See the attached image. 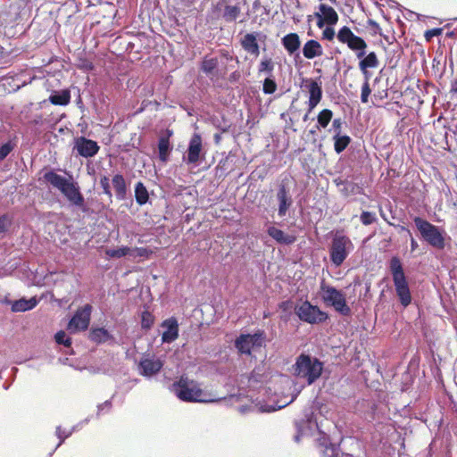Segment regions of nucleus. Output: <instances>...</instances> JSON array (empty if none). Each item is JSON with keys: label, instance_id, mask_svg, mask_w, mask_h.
Listing matches in <instances>:
<instances>
[{"label": "nucleus", "instance_id": "61", "mask_svg": "<svg viewBox=\"0 0 457 457\" xmlns=\"http://www.w3.org/2000/svg\"><path fill=\"white\" fill-rule=\"evenodd\" d=\"M409 237H410V243H411V252L414 253L418 249L419 244H418L417 240L413 237L412 234L411 236H409Z\"/></svg>", "mask_w": 457, "mask_h": 457}, {"label": "nucleus", "instance_id": "27", "mask_svg": "<svg viewBox=\"0 0 457 457\" xmlns=\"http://www.w3.org/2000/svg\"><path fill=\"white\" fill-rule=\"evenodd\" d=\"M55 343L59 345H62L64 349V353L72 355L74 354V351L71 347L72 340L71 337L67 335L64 330H60L54 335Z\"/></svg>", "mask_w": 457, "mask_h": 457}, {"label": "nucleus", "instance_id": "10", "mask_svg": "<svg viewBox=\"0 0 457 457\" xmlns=\"http://www.w3.org/2000/svg\"><path fill=\"white\" fill-rule=\"evenodd\" d=\"M295 313L301 321L311 325L324 323L329 319V315L326 312L320 310L319 306L313 305L308 300L300 305H295Z\"/></svg>", "mask_w": 457, "mask_h": 457}, {"label": "nucleus", "instance_id": "30", "mask_svg": "<svg viewBox=\"0 0 457 457\" xmlns=\"http://www.w3.org/2000/svg\"><path fill=\"white\" fill-rule=\"evenodd\" d=\"M333 140L334 150L338 154L344 152L351 143V137L349 136L341 135L340 133H336L333 137Z\"/></svg>", "mask_w": 457, "mask_h": 457}, {"label": "nucleus", "instance_id": "54", "mask_svg": "<svg viewBox=\"0 0 457 457\" xmlns=\"http://www.w3.org/2000/svg\"><path fill=\"white\" fill-rule=\"evenodd\" d=\"M241 79V73L238 71H234L232 73H230L228 77V81L230 83H237Z\"/></svg>", "mask_w": 457, "mask_h": 457}, {"label": "nucleus", "instance_id": "4", "mask_svg": "<svg viewBox=\"0 0 457 457\" xmlns=\"http://www.w3.org/2000/svg\"><path fill=\"white\" fill-rule=\"evenodd\" d=\"M324 362L310 353H302L295 358L293 374L306 381L308 386L314 384L322 375Z\"/></svg>", "mask_w": 457, "mask_h": 457}, {"label": "nucleus", "instance_id": "7", "mask_svg": "<svg viewBox=\"0 0 457 457\" xmlns=\"http://www.w3.org/2000/svg\"><path fill=\"white\" fill-rule=\"evenodd\" d=\"M353 250L352 240L343 233L337 231L332 236L329 245V259L335 267H340Z\"/></svg>", "mask_w": 457, "mask_h": 457}, {"label": "nucleus", "instance_id": "47", "mask_svg": "<svg viewBox=\"0 0 457 457\" xmlns=\"http://www.w3.org/2000/svg\"><path fill=\"white\" fill-rule=\"evenodd\" d=\"M356 187H357V185L355 183L346 180V182H345V185L341 188V193L345 196H349L355 193Z\"/></svg>", "mask_w": 457, "mask_h": 457}, {"label": "nucleus", "instance_id": "51", "mask_svg": "<svg viewBox=\"0 0 457 457\" xmlns=\"http://www.w3.org/2000/svg\"><path fill=\"white\" fill-rule=\"evenodd\" d=\"M12 151V146L9 143L4 144L0 146V161L4 160Z\"/></svg>", "mask_w": 457, "mask_h": 457}, {"label": "nucleus", "instance_id": "37", "mask_svg": "<svg viewBox=\"0 0 457 457\" xmlns=\"http://www.w3.org/2000/svg\"><path fill=\"white\" fill-rule=\"evenodd\" d=\"M131 252L129 246H119L116 248H110L105 251V253L110 258H121L128 255Z\"/></svg>", "mask_w": 457, "mask_h": 457}, {"label": "nucleus", "instance_id": "26", "mask_svg": "<svg viewBox=\"0 0 457 457\" xmlns=\"http://www.w3.org/2000/svg\"><path fill=\"white\" fill-rule=\"evenodd\" d=\"M319 10L320 15L323 16V19L326 20L328 25L333 26L337 23L338 15L333 7L326 4H320L319 5Z\"/></svg>", "mask_w": 457, "mask_h": 457}, {"label": "nucleus", "instance_id": "39", "mask_svg": "<svg viewBox=\"0 0 457 457\" xmlns=\"http://www.w3.org/2000/svg\"><path fill=\"white\" fill-rule=\"evenodd\" d=\"M99 184L101 188L103 189V194L105 195L108 197L109 201L112 203L113 195L112 192L109 177L106 175L101 176Z\"/></svg>", "mask_w": 457, "mask_h": 457}, {"label": "nucleus", "instance_id": "42", "mask_svg": "<svg viewBox=\"0 0 457 457\" xmlns=\"http://www.w3.org/2000/svg\"><path fill=\"white\" fill-rule=\"evenodd\" d=\"M154 316L147 311H145L141 313V328L143 329H150L154 325Z\"/></svg>", "mask_w": 457, "mask_h": 457}, {"label": "nucleus", "instance_id": "32", "mask_svg": "<svg viewBox=\"0 0 457 457\" xmlns=\"http://www.w3.org/2000/svg\"><path fill=\"white\" fill-rule=\"evenodd\" d=\"M27 333L23 328L21 332H17L12 338V347L17 351L21 348V350H27Z\"/></svg>", "mask_w": 457, "mask_h": 457}, {"label": "nucleus", "instance_id": "40", "mask_svg": "<svg viewBox=\"0 0 457 457\" xmlns=\"http://www.w3.org/2000/svg\"><path fill=\"white\" fill-rule=\"evenodd\" d=\"M277 90V83L273 76H268L262 85V91L266 95H271Z\"/></svg>", "mask_w": 457, "mask_h": 457}, {"label": "nucleus", "instance_id": "16", "mask_svg": "<svg viewBox=\"0 0 457 457\" xmlns=\"http://www.w3.org/2000/svg\"><path fill=\"white\" fill-rule=\"evenodd\" d=\"M276 199L278 204V214L283 218L294 204L292 194L288 185L283 180L279 185L276 193Z\"/></svg>", "mask_w": 457, "mask_h": 457}, {"label": "nucleus", "instance_id": "56", "mask_svg": "<svg viewBox=\"0 0 457 457\" xmlns=\"http://www.w3.org/2000/svg\"><path fill=\"white\" fill-rule=\"evenodd\" d=\"M363 75V83L370 82L372 73L367 68H359Z\"/></svg>", "mask_w": 457, "mask_h": 457}, {"label": "nucleus", "instance_id": "34", "mask_svg": "<svg viewBox=\"0 0 457 457\" xmlns=\"http://www.w3.org/2000/svg\"><path fill=\"white\" fill-rule=\"evenodd\" d=\"M333 117V112L330 109H323L317 116V129H326Z\"/></svg>", "mask_w": 457, "mask_h": 457}, {"label": "nucleus", "instance_id": "44", "mask_svg": "<svg viewBox=\"0 0 457 457\" xmlns=\"http://www.w3.org/2000/svg\"><path fill=\"white\" fill-rule=\"evenodd\" d=\"M29 310V300L24 298L14 301L12 304V311L14 312H25Z\"/></svg>", "mask_w": 457, "mask_h": 457}, {"label": "nucleus", "instance_id": "24", "mask_svg": "<svg viewBox=\"0 0 457 457\" xmlns=\"http://www.w3.org/2000/svg\"><path fill=\"white\" fill-rule=\"evenodd\" d=\"M88 338L97 344H104L113 338L112 335L104 328L92 327L89 330Z\"/></svg>", "mask_w": 457, "mask_h": 457}, {"label": "nucleus", "instance_id": "9", "mask_svg": "<svg viewBox=\"0 0 457 457\" xmlns=\"http://www.w3.org/2000/svg\"><path fill=\"white\" fill-rule=\"evenodd\" d=\"M266 333L257 329L253 334H240L234 341V346L241 355L250 356L253 349L261 348L265 345Z\"/></svg>", "mask_w": 457, "mask_h": 457}, {"label": "nucleus", "instance_id": "48", "mask_svg": "<svg viewBox=\"0 0 457 457\" xmlns=\"http://www.w3.org/2000/svg\"><path fill=\"white\" fill-rule=\"evenodd\" d=\"M371 94V88L370 86V82L362 83L361 91V101L362 104H367L369 102V96Z\"/></svg>", "mask_w": 457, "mask_h": 457}, {"label": "nucleus", "instance_id": "23", "mask_svg": "<svg viewBox=\"0 0 457 457\" xmlns=\"http://www.w3.org/2000/svg\"><path fill=\"white\" fill-rule=\"evenodd\" d=\"M305 87L309 92V99L315 100L320 102L322 99V87L320 79H304Z\"/></svg>", "mask_w": 457, "mask_h": 457}, {"label": "nucleus", "instance_id": "31", "mask_svg": "<svg viewBox=\"0 0 457 457\" xmlns=\"http://www.w3.org/2000/svg\"><path fill=\"white\" fill-rule=\"evenodd\" d=\"M219 65V61L217 58H208L205 56L201 63V71L206 74L207 76L214 75L215 71L217 70Z\"/></svg>", "mask_w": 457, "mask_h": 457}, {"label": "nucleus", "instance_id": "12", "mask_svg": "<svg viewBox=\"0 0 457 457\" xmlns=\"http://www.w3.org/2000/svg\"><path fill=\"white\" fill-rule=\"evenodd\" d=\"M92 310L93 307L89 303H86L82 307L77 309L69 320L66 329L71 334H76L78 332L87 330L90 324Z\"/></svg>", "mask_w": 457, "mask_h": 457}, {"label": "nucleus", "instance_id": "43", "mask_svg": "<svg viewBox=\"0 0 457 457\" xmlns=\"http://www.w3.org/2000/svg\"><path fill=\"white\" fill-rule=\"evenodd\" d=\"M360 220L365 226L371 225L377 221L376 214L372 212L363 211L361 213Z\"/></svg>", "mask_w": 457, "mask_h": 457}, {"label": "nucleus", "instance_id": "35", "mask_svg": "<svg viewBox=\"0 0 457 457\" xmlns=\"http://www.w3.org/2000/svg\"><path fill=\"white\" fill-rule=\"evenodd\" d=\"M240 8L237 5H226L222 13V18L226 22L235 21L240 14Z\"/></svg>", "mask_w": 457, "mask_h": 457}, {"label": "nucleus", "instance_id": "14", "mask_svg": "<svg viewBox=\"0 0 457 457\" xmlns=\"http://www.w3.org/2000/svg\"><path fill=\"white\" fill-rule=\"evenodd\" d=\"M204 158L202 137L194 133L189 140L186 154L183 155V162L187 164H197Z\"/></svg>", "mask_w": 457, "mask_h": 457}, {"label": "nucleus", "instance_id": "2", "mask_svg": "<svg viewBox=\"0 0 457 457\" xmlns=\"http://www.w3.org/2000/svg\"><path fill=\"white\" fill-rule=\"evenodd\" d=\"M44 177L48 183L57 188L65 196L71 206L79 208L83 212L88 211L79 183L75 181L71 176L68 179L50 170L47 171Z\"/></svg>", "mask_w": 457, "mask_h": 457}, {"label": "nucleus", "instance_id": "21", "mask_svg": "<svg viewBox=\"0 0 457 457\" xmlns=\"http://www.w3.org/2000/svg\"><path fill=\"white\" fill-rule=\"evenodd\" d=\"M267 234L277 243L281 245H292L295 241V237L286 234L283 230L270 226L267 228Z\"/></svg>", "mask_w": 457, "mask_h": 457}, {"label": "nucleus", "instance_id": "8", "mask_svg": "<svg viewBox=\"0 0 457 457\" xmlns=\"http://www.w3.org/2000/svg\"><path fill=\"white\" fill-rule=\"evenodd\" d=\"M321 299L328 306H332L337 312L343 316L352 314L351 308L348 306L345 295L335 287L325 284L320 285Z\"/></svg>", "mask_w": 457, "mask_h": 457}, {"label": "nucleus", "instance_id": "28", "mask_svg": "<svg viewBox=\"0 0 457 457\" xmlns=\"http://www.w3.org/2000/svg\"><path fill=\"white\" fill-rule=\"evenodd\" d=\"M157 148L159 160L162 162H167L173 149V145L170 141L166 139H158Z\"/></svg>", "mask_w": 457, "mask_h": 457}, {"label": "nucleus", "instance_id": "57", "mask_svg": "<svg viewBox=\"0 0 457 457\" xmlns=\"http://www.w3.org/2000/svg\"><path fill=\"white\" fill-rule=\"evenodd\" d=\"M173 136V130L170 129H166L162 134L160 136L159 139H166L170 141V137Z\"/></svg>", "mask_w": 457, "mask_h": 457}, {"label": "nucleus", "instance_id": "17", "mask_svg": "<svg viewBox=\"0 0 457 457\" xmlns=\"http://www.w3.org/2000/svg\"><path fill=\"white\" fill-rule=\"evenodd\" d=\"M161 327L164 328L162 334V342L165 344H170L179 337V322L175 317H170L164 320Z\"/></svg>", "mask_w": 457, "mask_h": 457}, {"label": "nucleus", "instance_id": "3", "mask_svg": "<svg viewBox=\"0 0 457 457\" xmlns=\"http://www.w3.org/2000/svg\"><path fill=\"white\" fill-rule=\"evenodd\" d=\"M412 221L420 240L436 250L441 251L445 248L446 242L450 237L444 228L436 226L420 216H414Z\"/></svg>", "mask_w": 457, "mask_h": 457}, {"label": "nucleus", "instance_id": "1", "mask_svg": "<svg viewBox=\"0 0 457 457\" xmlns=\"http://www.w3.org/2000/svg\"><path fill=\"white\" fill-rule=\"evenodd\" d=\"M295 428L297 430L294 440L299 443L301 437L306 430L312 431L314 428L319 430V437L317 438V445L322 457H338L339 456V444L333 442L328 435L320 430L319 424L315 419V414L312 409H306L303 411V418L295 421Z\"/></svg>", "mask_w": 457, "mask_h": 457}, {"label": "nucleus", "instance_id": "19", "mask_svg": "<svg viewBox=\"0 0 457 457\" xmlns=\"http://www.w3.org/2000/svg\"><path fill=\"white\" fill-rule=\"evenodd\" d=\"M112 185L114 189L115 197L119 201L127 199L129 186L125 180L124 176L118 172L112 178Z\"/></svg>", "mask_w": 457, "mask_h": 457}, {"label": "nucleus", "instance_id": "22", "mask_svg": "<svg viewBox=\"0 0 457 457\" xmlns=\"http://www.w3.org/2000/svg\"><path fill=\"white\" fill-rule=\"evenodd\" d=\"M303 54L306 59H314L323 54L320 43L315 39L308 40L303 46Z\"/></svg>", "mask_w": 457, "mask_h": 457}, {"label": "nucleus", "instance_id": "5", "mask_svg": "<svg viewBox=\"0 0 457 457\" xmlns=\"http://www.w3.org/2000/svg\"><path fill=\"white\" fill-rule=\"evenodd\" d=\"M388 268L392 276L396 296L404 308L408 307L412 301V295L403 265L398 256H393L389 260Z\"/></svg>", "mask_w": 457, "mask_h": 457}, {"label": "nucleus", "instance_id": "33", "mask_svg": "<svg viewBox=\"0 0 457 457\" xmlns=\"http://www.w3.org/2000/svg\"><path fill=\"white\" fill-rule=\"evenodd\" d=\"M379 65V61L375 52H370L361 61H359V68L376 69Z\"/></svg>", "mask_w": 457, "mask_h": 457}, {"label": "nucleus", "instance_id": "18", "mask_svg": "<svg viewBox=\"0 0 457 457\" xmlns=\"http://www.w3.org/2000/svg\"><path fill=\"white\" fill-rule=\"evenodd\" d=\"M261 35L260 32L246 33L240 40V45L243 49L250 54L258 56L260 54L258 38Z\"/></svg>", "mask_w": 457, "mask_h": 457}, {"label": "nucleus", "instance_id": "59", "mask_svg": "<svg viewBox=\"0 0 457 457\" xmlns=\"http://www.w3.org/2000/svg\"><path fill=\"white\" fill-rule=\"evenodd\" d=\"M315 17L318 19L317 26L320 29H322L325 26V24L327 23L326 20L323 19L322 15H320V12H315Z\"/></svg>", "mask_w": 457, "mask_h": 457}, {"label": "nucleus", "instance_id": "63", "mask_svg": "<svg viewBox=\"0 0 457 457\" xmlns=\"http://www.w3.org/2000/svg\"><path fill=\"white\" fill-rule=\"evenodd\" d=\"M319 103L320 102H318V101L309 99L308 103H307L308 104V110H307L308 113H311L313 111V109L319 104Z\"/></svg>", "mask_w": 457, "mask_h": 457}, {"label": "nucleus", "instance_id": "41", "mask_svg": "<svg viewBox=\"0 0 457 457\" xmlns=\"http://www.w3.org/2000/svg\"><path fill=\"white\" fill-rule=\"evenodd\" d=\"M273 69H274V64H273L271 59L266 58L261 62V63L259 65L258 71H259V73H262V72L267 73L268 76H273L272 75Z\"/></svg>", "mask_w": 457, "mask_h": 457}, {"label": "nucleus", "instance_id": "20", "mask_svg": "<svg viewBox=\"0 0 457 457\" xmlns=\"http://www.w3.org/2000/svg\"><path fill=\"white\" fill-rule=\"evenodd\" d=\"M281 45L284 46L288 54L293 55L296 54L297 55H299L301 40L297 33L291 32L285 35L281 38Z\"/></svg>", "mask_w": 457, "mask_h": 457}, {"label": "nucleus", "instance_id": "60", "mask_svg": "<svg viewBox=\"0 0 457 457\" xmlns=\"http://www.w3.org/2000/svg\"><path fill=\"white\" fill-rule=\"evenodd\" d=\"M81 68L85 71H93L95 69V65L92 62L85 60L82 62Z\"/></svg>", "mask_w": 457, "mask_h": 457}, {"label": "nucleus", "instance_id": "58", "mask_svg": "<svg viewBox=\"0 0 457 457\" xmlns=\"http://www.w3.org/2000/svg\"><path fill=\"white\" fill-rule=\"evenodd\" d=\"M90 419L89 418H87L85 419L83 421L74 425L70 430L69 432H71V434L75 431H78L79 429H80V428L84 425V424H87L89 422Z\"/></svg>", "mask_w": 457, "mask_h": 457}, {"label": "nucleus", "instance_id": "50", "mask_svg": "<svg viewBox=\"0 0 457 457\" xmlns=\"http://www.w3.org/2000/svg\"><path fill=\"white\" fill-rule=\"evenodd\" d=\"M336 32L332 26H327L322 31V38L328 41H332L335 38Z\"/></svg>", "mask_w": 457, "mask_h": 457}, {"label": "nucleus", "instance_id": "11", "mask_svg": "<svg viewBox=\"0 0 457 457\" xmlns=\"http://www.w3.org/2000/svg\"><path fill=\"white\" fill-rule=\"evenodd\" d=\"M337 38L354 52L360 61L367 55V43L362 37L355 35L349 27H342L337 34Z\"/></svg>", "mask_w": 457, "mask_h": 457}, {"label": "nucleus", "instance_id": "64", "mask_svg": "<svg viewBox=\"0 0 457 457\" xmlns=\"http://www.w3.org/2000/svg\"><path fill=\"white\" fill-rule=\"evenodd\" d=\"M289 305H290V302H289V301H284V302H282V303L279 304V308H280L282 311L286 312V311H287V310H288Z\"/></svg>", "mask_w": 457, "mask_h": 457}, {"label": "nucleus", "instance_id": "38", "mask_svg": "<svg viewBox=\"0 0 457 457\" xmlns=\"http://www.w3.org/2000/svg\"><path fill=\"white\" fill-rule=\"evenodd\" d=\"M212 124L221 133L228 132L231 127V123L223 115L220 118H213Z\"/></svg>", "mask_w": 457, "mask_h": 457}, {"label": "nucleus", "instance_id": "49", "mask_svg": "<svg viewBox=\"0 0 457 457\" xmlns=\"http://www.w3.org/2000/svg\"><path fill=\"white\" fill-rule=\"evenodd\" d=\"M443 33L442 28H434L425 32L424 37L427 41H430L433 37H438Z\"/></svg>", "mask_w": 457, "mask_h": 457}, {"label": "nucleus", "instance_id": "29", "mask_svg": "<svg viewBox=\"0 0 457 457\" xmlns=\"http://www.w3.org/2000/svg\"><path fill=\"white\" fill-rule=\"evenodd\" d=\"M134 191L136 203L138 205H145L149 201V192L143 182H137L135 184Z\"/></svg>", "mask_w": 457, "mask_h": 457}, {"label": "nucleus", "instance_id": "53", "mask_svg": "<svg viewBox=\"0 0 457 457\" xmlns=\"http://www.w3.org/2000/svg\"><path fill=\"white\" fill-rule=\"evenodd\" d=\"M220 55H221L224 59H226L227 61H235L237 64H238V63H239V60H238V58H237V57H234L233 55H231V54H229V52H228V51H227V50H224V49H223V50H221V51H220Z\"/></svg>", "mask_w": 457, "mask_h": 457}, {"label": "nucleus", "instance_id": "46", "mask_svg": "<svg viewBox=\"0 0 457 457\" xmlns=\"http://www.w3.org/2000/svg\"><path fill=\"white\" fill-rule=\"evenodd\" d=\"M11 225L12 219L7 214L0 216V234L6 233Z\"/></svg>", "mask_w": 457, "mask_h": 457}, {"label": "nucleus", "instance_id": "55", "mask_svg": "<svg viewBox=\"0 0 457 457\" xmlns=\"http://www.w3.org/2000/svg\"><path fill=\"white\" fill-rule=\"evenodd\" d=\"M332 129H334L335 134L336 133H340L341 134V129H342V120H341V119L337 118V119L333 120V121H332Z\"/></svg>", "mask_w": 457, "mask_h": 457}, {"label": "nucleus", "instance_id": "45", "mask_svg": "<svg viewBox=\"0 0 457 457\" xmlns=\"http://www.w3.org/2000/svg\"><path fill=\"white\" fill-rule=\"evenodd\" d=\"M55 436L58 437L59 443L57 444L54 451L63 444L65 439L71 436V432L66 431L65 429H62L61 426H58L56 427Z\"/></svg>", "mask_w": 457, "mask_h": 457}, {"label": "nucleus", "instance_id": "25", "mask_svg": "<svg viewBox=\"0 0 457 457\" xmlns=\"http://www.w3.org/2000/svg\"><path fill=\"white\" fill-rule=\"evenodd\" d=\"M49 101L54 105L65 106L71 101V91L67 88L53 91L49 96Z\"/></svg>", "mask_w": 457, "mask_h": 457}, {"label": "nucleus", "instance_id": "15", "mask_svg": "<svg viewBox=\"0 0 457 457\" xmlns=\"http://www.w3.org/2000/svg\"><path fill=\"white\" fill-rule=\"evenodd\" d=\"M72 150L78 156L88 159L98 154L100 146L96 141L80 136L74 138Z\"/></svg>", "mask_w": 457, "mask_h": 457}, {"label": "nucleus", "instance_id": "6", "mask_svg": "<svg viewBox=\"0 0 457 457\" xmlns=\"http://www.w3.org/2000/svg\"><path fill=\"white\" fill-rule=\"evenodd\" d=\"M171 388L176 396L184 402L209 403L215 401L202 398L204 394L203 390L199 388L193 380H189L183 376L172 384Z\"/></svg>", "mask_w": 457, "mask_h": 457}, {"label": "nucleus", "instance_id": "62", "mask_svg": "<svg viewBox=\"0 0 457 457\" xmlns=\"http://www.w3.org/2000/svg\"><path fill=\"white\" fill-rule=\"evenodd\" d=\"M393 226H394L395 228H397V230H398V232H399V233H403V232H404V233H406V234H407V236H408V237L411 235V230H410L407 227H405V226H403V225H395V224H394Z\"/></svg>", "mask_w": 457, "mask_h": 457}, {"label": "nucleus", "instance_id": "36", "mask_svg": "<svg viewBox=\"0 0 457 457\" xmlns=\"http://www.w3.org/2000/svg\"><path fill=\"white\" fill-rule=\"evenodd\" d=\"M298 393L293 395L288 401H278L276 404H267L262 407V411L265 412H272L278 410H280L288 404L292 403L297 397Z\"/></svg>", "mask_w": 457, "mask_h": 457}, {"label": "nucleus", "instance_id": "52", "mask_svg": "<svg viewBox=\"0 0 457 457\" xmlns=\"http://www.w3.org/2000/svg\"><path fill=\"white\" fill-rule=\"evenodd\" d=\"M112 408V402L111 400H106L104 403L99 404L97 406V416H100L102 411L106 410V411H109Z\"/></svg>", "mask_w": 457, "mask_h": 457}, {"label": "nucleus", "instance_id": "13", "mask_svg": "<svg viewBox=\"0 0 457 457\" xmlns=\"http://www.w3.org/2000/svg\"><path fill=\"white\" fill-rule=\"evenodd\" d=\"M164 361L154 354L144 353L137 362V372L144 378H151L162 370Z\"/></svg>", "mask_w": 457, "mask_h": 457}]
</instances>
